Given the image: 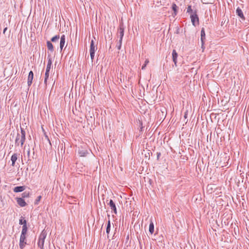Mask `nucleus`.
<instances>
[{"instance_id": "nucleus-38", "label": "nucleus", "mask_w": 249, "mask_h": 249, "mask_svg": "<svg viewBox=\"0 0 249 249\" xmlns=\"http://www.w3.org/2000/svg\"><path fill=\"white\" fill-rule=\"evenodd\" d=\"M184 117L185 118H186L187 117V112H186L185 113Z\"/></svg>"}, {"instance_id": "nucleus-33", "label": "nucleus", "mask_w": 249, "mask_h": 249, "mask_svg": "<svg viewBox=\"0 0 249 249\" xmlns=\"http://www.w3.org/2000/svg\"><path fill=\"white\" fill-rule=\"evenodd\" d=\"M175 33L177 34H179L180 33V29L178 27H177Z\"/></svg>"}, {"instance_id": "nucleus-22", "label": "nucleus", "mask_w": 249, "mask_h": 249, "mask_svg": "<svg viewBox=\"0 0 249 249\" xmlns=\"http://www.w3.org/2000/svg\"><path fill=\"white\" fill-rule=\"evenodd\" d=\"M60 38V36L59 35H56L54 36L51 39V42H55L56 41H58V39Z\"/></svg>"}, {"instance_id": "nucleus-32", "label": "nucleus", "mask_w": 249, "mask_h": 249, "mask_svg": "<svg viewBox=\"0 0 249 249\" xmlns=\"http://www.w3.org/2000/svg\"><path fill=\"white\" fill-rule=\"evenodd\" d=\"M122 43H120L119 42V44L117 45V49L118 50H120L121 49V46H122Z\"/></svg>"}, {"instance_id": "nucleus-35", "label": "nucleus", "mask_w": 249, "mask_h": 249, "mask_svg": "<svg viewBox=\"0 0 249 249\" xmlns=\"http://www.w3.org/2000/svg\"><path fill=\"white\" fill-rule=\"evenodd\" d=\"M107 226H111V225H110V219H109L108 221H107Z\"/></svg>"}, {"instance_id": "nucleus-11", "label": "nucleus", "mask_w": 249, "mask_h": 249, "mask_svg": "<svg viewBox=\"0 0 249 249\" xmlns=\"http://www.w3.org/2000/svg\"><path fill=\"white\" fill-rule=\"evenodd\" d=\"M17 202L18 204L21 207H25L26 206L27 203L25 201L23 198L21 197H17Z\"/></svg>"}, {"instance_id": "nucleus-23", "label": "nucleus", "mask_w": 249, "mask_h": 249, "mask_svg": "<svg viewBox=\"0 0 249 249\" xmlns=\"http://www.w3.org/2000/svg\"><path fill=\"white\" fill-rule=\"evenodd\" d=\"M19 224L20 225H23V226H26L27 225L26 220L24 219L23 217L21 216L20 219H19Z\"/></svg>"}, {"instance_id": "nucleus-20", "label": "nucleus", "mask_w": 249, "mask_h": 249, "mask_svg": "<svg viewBox=\"0 0 249 249\" xmlns=\"http://www.w3.org/2000/svg\"><path fill=\"white\" fill-rule=\"evenodd\" d=\"M47 46L48 50L51 52L54 51L53 45L50 41H47Z\"/></svg>"}, {"instance_id": "nucleus-28", "label": "nucleus", "mask_w": 249, "mask_h": 249, "mask_svg": "<svg viewBox=\"0 0 249 249\" xmlns=\"http://www.w3.org/2000/svg\"><path fill=\"white\" fill-rule=\"evenodd\" d=\"M149 63L148 59H146L145 61V63L142 66V69L144 70L146 66V65Z\"/></svg>"}, {"instance_id": "nucleus-39", "label": "nucleus", "mask_w": 249, "mask_h": 249, "mask_svg": "<svg viewBox=\"0 0 249 249\" xmlns=\"http://www.w3.org/2000/svg\"><path fill=\"white\" fill-rule=\"evenodd\" d=\"M7 27H6V28H5L4 29V30H3V33H5V32H6V31L7 30Z\"/></svg>"}, {"instance_id": "nucleus-6", "label": "nucleus", "mask_w": 249, "mask_h": 249, "mask_svg": "<svg viewBox=\"0 0 249 249\" xmlns=\"http://www.w3.org/2000/svg\"><path fill=\"white\" fill-rule=\"evenodd\" d=\"M26 235L21 234L19 239V246L20 249H23L26 245Z\"/></svg>"}, {"instance_id": "nucleus-16", "label": "nucleus", "mask_w": 249, "mask_h": 249, "mask_svg": "<svg viewBox=\"0 0 249 249\" xmlns=\"http://www.w3.org/2000/svg\"><path fill=\"white\" fill-rule=\"evenodd\" d=\"M25 189V187L24 186H17L14 188V192L15 193L21 192L23 191Z\"/></svg>"}, {"instance_id": "nucleus-29", "label": "nucleus", "mask_w": 249, "mask_h": 249, "mask_svg": "<svg viewBox=\"0 0 249 249\" xmlns=\"http://www.w3.org/2000/svg\"><path fill=\"white\" fill-rule=\"evenodd\" d=\"M41 198V196H38L37 197V198L36 199V201L35 202V204H37L40 201Z\"/></svg>"}, {"instance_id": "nucleus-15", "label": "nucleus", "mask_w": 249, "mask_h": 249, "mask_svg": "<svg viewBox=\"0 0 249 249\" xmlns=\"http://www.w3.org/2000/svg\"><path fill=\"white\" fill-rule=\"evenodd\" d=\"M178 56V54L176 51L175 50H173L172 52V59L176 66L177 65Z\"/></svg>"}, {"instance_id": "nucleus-27", "label": "nucleus", "mask_w": 249, "mask_h": 249, "mask_svg": "<svg viewBox=\"0 0 249 249\" xmlns=\"http://www.w3.org/2000/svg\"><path fill=\"white\" fill-rule=\"evenodd\" d=\"M194 10H193L192 9V6L191 5H189L188 6V7L187 8V13L190 14V15H191V14H192L193 13H194Z\"/></svg>"}, {"instance_id": "nucleus-34", "label": "nucleus", "mask_w": 249, "mask_h": 249, "mask_svg": "<svg viewBox=\"0 0 249 249\" xmlns=\"http://www.w3.org/2000/svg\"><path fill=\"white\" fill-rule=\"evenodd\" d=\"M205 1V2H204V3L205 4H209V3H212V2H211L210 1H208V0H204Z\"/></svg>"}, {"instance_id": "nucleus-9", "label": "nucleus", "mask_w": 249, "mask_h": 249, "mask_svg": "<svg viewBox=\"0 0 249 249\" xmlns=\"http://www.w3.org/2000/svg\"><path fill=\"white\" fill-rule=\"evenodd\" d=\"M236 13L237 15L240 18H241V19L242 20H245V17L244 15L243 11H242V10L241 9V8L240 7H237V8L236 10Z\"/></svg>"}, {"instance_id": "nucleus-18", "label": "nucleus", "mask_w": 249, "mask_h": 249, "mask_svg": "<svg viewBox=\"0 0 249 249\" xmlns=\"http://www.w3.org/2000/svg\"><path fill=\"white\" fill-rule=\"evenodd\" d=\"M149 231L151 234H153L154 231V225L152 219H150V223L149 227Z\"/></svg>"}, {"instance_id": "nucleus-30", "label": "nucleus", "mask_w": 249, "mask_h": 249, "mask_svg": "<svg viewBox=\"0 0 249 249\" xmlns=\"http://www.w3.org/2000/svg\"><path fill=\"white\" fill-rule=\"evenodd\" d=\"M110 231V226H107L106 232H107V234H108L109 233Z\"/></svg>"}, {"instance_id": "nucleus-14", "label": "nucleus", "mask_w": 249, "mask_h": 249, "mask_svg": "<svg viewBox=\"0 0 249 249\" xmlns=\"http://www.w3.org/2000/svg\"><path fill=\"white\" fill-rule=\"evenodd\" d=\"M65 43V36L63 35L60 37V48L61 51L62 50Z\"/></svg>"}, {"instance_id": "nucleus-24", "label": "nucleus", "mask_w": 249, "mask_h": 249, "mask_svg": "<svg viewBox=\"0 0 249 249\" xmlns=\"http://www.w3.org/2000/svg\"><path fill=\"white\" fill-rule=\"evenodd\" d=\"M27 229H28V228H27V225L22 226V229L21 234L26 235L27 233Z\"/></svg>"}, {"instance_id": "nucleus-37", "label": "nucleus", "mask_w": 249, "mask_h": 249, "mask_svg": "<svg viewBox=\"0 0 249 249\" xmlns=\"http://www.w3.org/2000/svg\"><path fill=\"white\" fill-rule=\"evenodd\" d=\"M160 153H157V159H159L160 156Z\"/></svg>"}, {"instance_id": "nucleus-25", "label": "nucleus", "mask_w": 249, "mask_h": 249, "mask_svg": "<svg viewBox=\"0 0 249 249\" xmlns=\"http://www.w3.org/2000/svg\"><path fill=\"white\" fill-rule=\"evenodd\" d=\"M49 72L50 71L46 70L45 74V79H44V83L45 84H47V81L49 76Z\"/></svg>"}, {"instance_id": "nucleus-5", "label": "nucleus", "mask_w": 249, "mask_h": 249, "mask_svg": "<svg viewBox=\"0 0 249 249\" xmlns=\"http://www.w3.org/2000/svg\"><path fill=\"white\" fill-rule=\"evenodd\" d=\"M96 49H97V48H96L94 45V42L93 40H92L90 42V50H89L90 58H91V59L92 61L94 59L95 52Z\"/></svg>"}, {"instance_id": "nucleus-36", "label": "nucleus", "mask_w": 249, "mask_h": 249, "mask_svg": "<svg viewBox=\"0 0 249 249\" xmlns=\"http://www.w3.org/2000/svg\"><path fill=\"white\" fill-rule=\"evenodd\" d=\"M30 150L29 149V150L27 151V156H28V158H29V157H30Z\"/></svg>"}, {"instance_id": "nucleus-2", "label": "nucleus", "mask_w": 249, "mask_h": 249, "mask_svg": "<svg viewBox=\"0 0 249 249\" xmlns=\"http://www.w3.org/2000/svg\"><path fill=\"white\" fill-rule=\"evenodd\" d=\"M190 18L193 26L196 27L197 25H199V18L197 14V10L196 9L194 10V13L190 15Z\"/></svg>"}, {"instance_id": "nucleus-26", "label": "nucleus", "mask_w": 249, "mask_h": 249, "mask_svg": "<svg viewBox=\"0 0 249 249\" xmlns=\"http://www.w3.org/2000/svg\"><path fill=\"white\" fill-rule=\"evenodd\" d=\"M30 196V193L29 192L25 191L21 194V198H26L29 197Z\"/></svg>"}, {"instance_id": "nucleus-1", "label": "nucleus", "mask_w": 249, "mask_h": 249, "mask_svg": "<svg viewBox=\"0 0 249 249\" xmlns=\"http://www.w3.org/2000/svg\"><path fill=\"white\" fill-rule=\"evenodd\" d=\"M20 130L21 135H20L19 133H18L16 138L15 145L16 146H18L20 144V146L22 147L25 141L26 133L24 129L22 127L20 128Z\"/></svg>"}, {"instance_id": "nucleus-8", "label": "nucleus", "mask_w": 249, "mask_h": 249, "mask_svg": "<svg viewBox=\"0 0 249 249\" xmlns=\"http://www.w3.org/2000/svg\"><path fill=\"white\" fill-rule=\"evenodd\" d=\"M78 153L80 157H85L89 154L88 151L87 149L83 148H79L78 150Z\"/></svg>"}, {"instance_id": "nucleus-12", "label": "nucleus", "mask_w": 249, "mask_h": 249, "mask_svg": "<svg viewBox=\"0 0 249 249\" xmlns=\"http://www.w3.org/2000/svg\"><path fill=\"white\" fill-rule=\"evenodd\" d=\"M33 78H34V73L32 71H31L29 72L28 76L27 84H28V86L29 87H30L31 85V84L32 83Z\"/></svg>"}, {"instance_id": "nucleus-7", "label": "nucleus", "mask_w": 249, "mask_h": 249, "mask_svg": "<svg viewBox=\"0 0 249 249\" xmlns=\"http://www.w3.org/2000/svg\"><path fill=\"white\" fill-rule=\"evenodd\" d=\"M206 40V35L205 30L204 28H202L201 30V48L204 49V43Z\"/></svg>"}, {"instance_id": "nucleus-3", "label": "nucleus", "mask_w": 249, "mask_h": 249, "mask_svg": "<svg viewBox=\"0 0 249 249\" xmlns=\"http://www.w3.org/2000/svg\"><path fill=\"white\" fill-rule=\"evenodd\" d=\"M124 25L123 23H120L119 25V27L118 30V34L119 36V42L122 43L123 38L124 35Z\"/></svg>"}, {"instance_id": "nucleus-17", "label": "nucleus", "mask_w": 249, "mask_h": 249, "mask_svg": "<svg viewBox=\"0 0 249 249\" xmlns=\"http://www.w3.org/2000/svg\"><path fill=\"white\" fill-rule=\"evenodd\" d=\"M48 63H47L46 70L50 71L51 67V66L52 64V59L51 58L50 55H48Z\"/></svg>"}, {"instance_id": "nucleus-4", "label": "nucleus", "mask_w": 249, "mask_h": 249, "mask_svg": "<svg viewBox=\"0 0 249 249\" xmlns=\"http://www.w3.org/2000/svg\"><path fill=\"white\" fill-rule=\"evenodd\" d=\"M46 237V234L45 233H43V231H42L39 235L37 244L38 247L40 248V249H44V244Z\"/></svg>"}, {"instance_id": "nucleus-19", "label": "nucleus", "mask_w": 249, "mask_h": 249, "mask_svg": "<svg viewBox=\"0 0 249 249\" xmlns=\"http://www.w3.org/2000/svg\"><path fill=\"white\" fill-rule=\"evenodd\" d=\"M106 40H111L112 39V32L110 31L107 30L106 35H105Z\"/></svg>"}, {"instance_id": "nucleus-31", "label": "nucleus", "mask_w": 249, "mask_h": 249, "mask_svg": "<svg viewBox=\"0 0 249 249\" xmlns=\"http://www.w3.org/2000/svg\"><path fill=\"white\" fill-rule=\"evenodd\" d=\"M45 138L47 140V141H48V142H49L50 143V145L51 146L52 145V144H51V141L48 137V136L45 134Z\"/></svg>"}, {"instance_id": "nucleus-21", "label": "nucleus", "mask_w": 249, "mask_h": 249, "mask_svg": "<svg viewBox=\"0 0 249 249\" xmlns=\"http://www.w3.org/2000/svg\"><path fill=\"white\" fill-rule=\"evenodd\" d=\"M172 9L174 11V13L175 15H177V9L178 6L175 3H173L172 5Z\"/></svg>"}, {"instance_id": "nucleus-13", "label": "nucleus", "mask_w": 249, "mask_h": 249, "mask_svg": "<svg viewBox=\"0 0 249 249\" xmlns=\"http://www.w3.org/2000/svg\"><path fill=\"white\" fill-rule=\"evenodd\" d=\"M19 155V154L18 153H14L11 158V160L12 161V166H14L15 165V162L16 160H18V156Z\"/></svg>"}, {"instance_id": "nucleus-10", "label": "nucleus", "mask_w": 249, "mask_h": 249, "mask_svg": "<svg viewBox=\"0 0 249 249\" xmlns=\"http://www.w3.org/2000/svg\"><path fill=\"white\" fill-rule=\"evenodd\" d=\"M109 207L110 208V209H111L112 211L115 213V214H117V208H116V205L115 204V203L114 202V201H113V200L112 199H110L109 200Z\"/></svg>"}]
</instances>
